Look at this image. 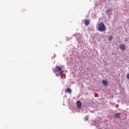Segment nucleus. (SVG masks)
Here are the masks:
<instances>
[{
	"label": "nucleus",
	"instance_id": "nucleus-1",
	"mask_svg": "<svg viewBox=\"0 0 129 129\" xmlns=\"http://www.w3.org/2000/svg\"><path fill=\"white\" fill-rule=\"evenodd\" d=\"M98 31H99L100 32H104L105 31H106V27L103 23L102 22L98 24Z\"/></svg>",
	"mask_w": 129,
	"mask_h": 129
},
{
	"label": "nucleus",
	"instance_id": "nucleus-9",
	"mask_svg": "<svg viewBox=\"0 0 129 129\" xmlns=\"http://www.w3.org/2000/svg\"><path fill=\"white\" fill-rule=\"evenodd\" d=\"M112 39H113L112 36L109 37V41H111Z\"/></svg>",
	"mask_w": 129,
	"mask_h": 129
},
{
	"label": "nucleus",
	"instance_id": "nucleus-12",
	"mask_svg": "<svg viewBox=\"0 0 129 129\" xmlns=\"http://www.w3.org/2000/svg\"><path fill=\"white\" fill-rule=\"evenodd\" d=\"M85 120H88V117H85Z\"/></svg>",
	"mask_w": 129,
	"mask_h": 129
},
{
	"label": "nucleus",
	"instance_id": "nucleus-10",
	"mask_svg": "<svg viewBox=\"0 0 129 129\" xmlns=\"http://www.w3.org/2000/svg\"><path fill=\"white\" fill-rule=\"evenodd\" d=\"M127 80H129V74H127L126 76Z\"/></svg>",
	"mask_w": 129,
	"mask_h": 129
},
{
	"label": "nucleus",
	"instance_id": "nucleus-5",
	"mask_svg": "<svg viewBox=\"0 0 129 129\" xmlns=\"http://www.w3.org/2000/svg\"><path fill=\"white\" fill-rule=\"evenodd\" d=\"M77 104L78 108L80 109V108H81V106H82L81 102L78 101L77 102Z\"/></svg>",
	"mask_w": 129,
	"mask_h": 129
},
{
	"label": "nucleus",
	"instance_id": "nucleus-2",
	"mask_svg": "<svg viewBox=\"0 0 129 129\" xmlns=\"http://www.w3.org/2000/svg\"><path fill=\"white\" fill-rule=\"evenodd\" d=\"M53 71L54 72H58L59 74H63V73L64 72V71L62 70V68H61L58 66H56V68H55Z\"/></svg>",
	"mask_w": 129,
	"mask_h": 129
},
{
	"label": "nucleus",
	"instance_id": "nucleus-3",
	"mask_svg": "<svg viewBox=\"0 0 129 129\" xmlns=\"http://www.w3.org/2000/svg\"><path fill=\"white\" fill-rule=\"evenodd\" d=\"M120 49L122 50V51L125 50V45H124V44H122L120 45Z\"/></svg>",
	"mask_w": 129,
	"mask_h": 129
},
{
	"label": "nucleus",
	"instance_id": "nucleus-11",
	"mask_svg": "<svg viewBox=\"0 0 129 129\" xmlns=\"http://www.w3.org/2000/svg\"><path fill=\"white\" fill-rule=\"evenodd\" d=\"M111 9H108V10H107L106 12L108 13V12H111Z\"/></svg>",
	"mask_w": 129,
	"mask_h": 129
},
{
	"label": "nucleus",
	"instance_id": "nucleus-6",
	"mask_svg": "<svg viewBox=\"0 0 129 129\" xmlns=\"http://www.w3.org/2000/svg\"><path fill=\"white\" fill-rule=\"evenodd\" d=\"M84 24L85 26H89L90 24V21L88 20H85Z\"/></svg>",
	"mask_w": 129,
	"mask_h": 129
},
{
	"label": "nucleus",
	"instance_id": "nucleus-4",
	"mask_svg": "<svg viewBox=\"0 0 129 129\" xmlns=\"http://www.w3.org/2000/svg\"><path fill=\"white\" fill-rule=\"evenodd\" d=\"M69 93L70 94H71V93H72V90H71V89H70V88H67L66 90V93Z\"/></svg>",
	"mask_w": 129,
	"mask_h": 129
},
{
	"label": "nucleus",
	"instance_id": "nucleus-8",
	"mask_svg": "<svg viewBox=\"0 0 129 129\" xmlns=\"http://www.w3.org/2000/svg\"><path fill=\"white\" fill-rule=\"evenodd\" d=\"M120 117V113H117L115 114V117H116V118H119Z\"/></svg>",
	"mask_w": 129,
	"mask_h": 129
},
{
	"label": "nucleus",
	"instance_id": "nucleus-7",
	"mask_svg": "<svg viewBox=\"0 0 129 129\" xmlns=\"http://www.w3.org/2000/svg\"><path fill=\"white\" fill-rule=\"evenodd\" d=\"M102 83L104 84V85H105V86H107L108 85V83H107V81L103 80Z\"/></svg>",
	"mask_w": 129,
	"mask_h": 129
}]
</instances>
